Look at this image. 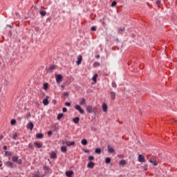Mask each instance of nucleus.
<instances>
[{
    "mask_svg": "<svg viewBox=\"0 0 177 177\" xmlns=\"http://www.w3.org/2000/svg\"><path fill=\"white\" fill-rule=\"evenodd\" d=\"M55 77L57 84H59L62 82L63 76L62 75H55Z\"/></svg>",
    "mask_w": 177,
    "mask_h": 177,
    "instance_id": "f257e3e1",
    "label": "nucleus"
},
{
    "mask_svg": "<svg viewBox=\"0 0 177 177\" xmlns=\"http://www.w3.org/2000/svg\"><path fill=\"white\" fill-rule=\"evenodd\" d=\"M12 160L13 162H15L18 163L19 165H21L22 163V160L21 159H19L18 156L12 157Z\"/></svg>",
    "mask_w": 177,
    "mask_h": 177,
    "instance_id": "f03ea898",
    "label": "nucleus"
},
{
    "mask_svg": "<svg viewBox=\"0 0 177 177\" xmlns=\"http://www.w3.org/2000/svg\"><path fill=\"white\" fill-rule=\"evenodd\" d=\"M75 108L79 111L80 113L84 114V110L79 104L75 105Z\"/></svg>",
    "mask_w": 177,
    "mask_h": 177,
    "instance_id": "7ed1b4c3",
    "label": "nucleus"
},
{
    "mask_svg": "<svg viewBox=\"0 0 177 177\" xmlns=\"http://www.w3.org/2000/svg\"><path fill=\"white\" fill-rule=\"evenodd\" d=\"M82 60H83V57L82 55H78L77 57V66H80L82 62Z\"/></svg>",
    "mask_w": 177,
    "mask_h": 177,
    "instance_id": "20e7f679",
    "label": "nucleus"
},
{
    "mask_svg": "<svg viewBox=\"0 0 177 177\" xmlns=\"http://www.w3.org/2000/svg\"><path fill=\"white\" fill-rule=\"evenodd\" d=\"M138 161H139V162H145V157L143 156V155L140 154V155L138 156Z\"/></svg>",
    "mask_w": 177,
    "mask_h": 177,
    "instance_id": "39448f33",
    "label": "nucleus"
},
{
    "mask_svg": "<svg viewBox=\"0 0 177 177\" xmlns=\"http://www.w3.org/2000/svg\"><path fill=\"white\" fill-rule=\"evenodd\" d=\"M34 145L35 146L36 148H38V149H40L43 146V144L42 143H40V142H34Z\"/></svg>",
    "mask_w": 177,
    "mask_h": 177,
    "instance_id": "423d86ee",
    "label": "nucleus"
},
{
    "mask_svg": "<svg viewBox=\"0 0 177 177\" xmlns=\"http://www.w3.org/2000/svg\"><path fill=\"white\" fill-rule=\"evenodd\" d=\"M107 149H108V151L111 153H114L115 151V150L114 149V148H113L111 146L108 145L107 146Z\"/></svg>",
    "mask_w": 177,
    "mask_h": 177,
    "instance_id": "0eeeda50",
    "label": "nucleus"
},
{
    "mask_svg": "<svg viewBox=\"0 0 177 177\" xmlns=\"http://www.w3.org/2000/svg\"><path fill=\"white\" fill-rule=\"evenodd\" d=\"M86 111L89 113H93V106H88L86 107Z\"/></svg>",
    "mask_w": 177,
    "mask_h": 177,
    "instance_id": "6e6552de",
    "label": "nucleus"
},
{
    "mask_svg": "<svg viewBox=\"0 0 177 177\" xmlns=\"http://www.w3.org/2000/svg\"><path fill=\"white\" fill-rule=\"evenodd\" d=\"M74 174L73 171H66V175L67 177H73V174Z\"/></svg>",
    "mask_w": 177,
    "mask_h": 177,
    "instance_id": "1a4fd4ad",
    "label": "nucleus"
},
{
    "mask_svg": "<svg viewBox=\"0 0 177 177\" xmlns=\"http://www.w3.org/2000/svg\"><path fill=\"white\" fill-rule=\"evenodd\" d=\"M95 167V163L93 162H89L87 165V167L90 168V169H93Z\"/></svg>",
    "mask_w": 177,
    "mask_h": 177,
    "instance_id": "9d476101",
    "label": "nucleus"
},
{
    "mask_svg": "<svg viewBox=\"0 0 177 177\" xmlns=\"http://www.w3.org/2000/svg\"><path fill=\"white\" fill-rule=\"evenodd\" d=\"M56 68V66L55 65H53L51 66H50V68L48 70V72L49 73H53V71Z\"/></svg>",
    "mask_w": 177,
    "mask_h": 177,
    "instance_id": "9b49d317",
    "label": "nucleus"
},
{
    "mask_svg": "<svg viewBox=\"0 0 177 177\" xmlns=\"http://www.w3.org/2000/svg\"><path fill=\"white\" fill-rule=\"evenodd\" d=\"M149 162L155 166L158 165V162L156 160H154L153 158L149 160Z\"/></svg>",
    "mask_w": 177,
    "mask_h": 177,
    "instance_id": "f8f14e48",
    "label": "nucleus"
},
{
    "mask_svg": "<svg viewBox=\"0 0 177 177\" xmlns=\"http://www.w3.org/2000/svg\"><path fill=\"white\" fill-rule=\"evenodd\" d=\"M80 104L81 105H84L86 104V100L85 98L80 99Z\"/></svg>",
    "mask_w": 177,
    "mask_h": 177,
    "instance_id": "ddd939ff",
    "label": "nucleus"
},
{
    "mask_svg": "<svg viewBox=\"0 0 177 177\" xmlns=\"http://www.w3.org/2000/svg\"><path fill=\"white\" fill-rule=\"evenodd\" d=\"M27 128L30 129V130H32L34 128V124L32 122H29L28 124Z\"/></svg>",
    "mask_w": 177,
    "mask_h": 177,
    "instance_id": "4468645a",
    "label": "nucleus"
},
{
    "mask_svg": "<svg viewBox=\"0 0 177 177\" xmlns=\"http://www.w3.org/2000/svg\"><path fill=\"white\" fill-rule=\"evenodd\" d=\"M5 165L8 167H10L11 168H13L14 164L12 162L8 161L5 163Z\"/></svg>",
    "mask_w": 177,
    "mask_h": 177,
    "instance_id": "2eb2a0df",
    "label": "nucleus"
},
{
    "mask_svg": "<svg viewBox=\"0 0 177 177\" xmlns=\"http://www.w3.org/2000/svg\"><path fill=\"white\" fill-rule=\"evenodd\" d=\"M102 110L104 112H107V104L106 103L102 104Z\"/></svg>",
    "mask_w": 177,
    "mask_h": 177,
    "instance_id": "dca6fc26",
    "label": "nucleus"
},
{
    "mask_svg": "<svg viewBox=\"0 0 177 177\" xmlns=\"http://www.w3.org/2000/svg\"><path fill=\"white\" fill-rule=\"evenodd\" d=\"M50 158L52 159L57 158V153L55 152H52L51 154H50Z\"/></svg>",
    "mask_w": 177,
    "mask_h": 177,
    "instance_id": "f3484780",
    "label": "nucleus"
},
{
    "mask_svg": "<svg viewBox=\"0 0 177 177\" xmlns=\"http://www.w3.org/2000/svg\"><path fill=\"white\" fill-rule=\"evenodd\" d=\"M110 95H111V100H115V93L112 91V92H111Z\"/></svg>",
    "mask_w": 177,
    "mask_h": 177,
    "instance_id": "a211bd4d",
    "label": "nucleus"
},
{
    "mask_svg": "<svg viewBox=\"0 0 177 177\" xmlns=\"http://www.w3.org/2000/svg\"><path fill=\"white\" fill-rule=\"evenodd\" d=\"M80 118L78 117H76L73 119V122H75V124H78L80 122Z\"/></svg>",
    "mask_w": 177,
    "mask_h": 177,
    "instance_id": "6ab92c4d",
    "label": "nucleus"
},
{
    "mask_svg": "<svg viewBox=\"0 0 177 177\" xmlns=\"http://www.w3.org/2000/svg\"><path fill=\"white\" fill-rule=\"evenodd\" d=\"M98 77V75L97 74H95L94 75V76L92 78V80L95 82V83H97V79Z\"/></svg>",
    "mask_w": 177,
    "mask_h": 177,
    "instance_id": "aec40b11",
    "label": "nucleus"
},
{
    "mask_svg": "<svg viewBox=\"0 0 177 177\" xmlns=\"http://www.w3.org/2000/svg\"><path fill=\"white\" fill-rule=\"evenodd\" d=\"M42 102L45 106H47L49 104V101L48 99H44Z\"/></svg>",
    "mask_w": 177,
    "mask_h": 177,
    "instance_id": "412c9836",
    "label": "nucleus"
},
{
    "mask_svg": "<svg viewBox=\"0 0 177 177\" xmlns=\"http://www.w3.org/2000/svg\"><path fill=\"white\" fill-rule=\"evenodd\" d=\"M66 144L67 146L71 147V146L75 145V142H71L70 141H68V142H66Z\"/></svg>",
    "mask_w": 177,
    "mask_h": 177,
    "instance_id": "4be33fe9",
    "label": "nucleus"
},
{
    "mask_svg": "<svg viewBox=\"0 0 177 177\" xmlns=\"http://www.w3.org/2000/svg\"><path fill=\"white\" fill-rule=\"evenodd\" d=\"M36 138H39V139L43 138L44 135L42 133H37V134H36Z\"/></svg>",
    "mask_w": 177,
    "mask_h": 177,
    "instance_id": "5701e85b",
    "label": "nucleus"
},
{
    "mask_svg": "<svg viewBox=\"0 0 177 177\" xmlns=\"http://www.w3.org/2000/svg\"><path fill=\"white\" fill-rule=\"evenodd\" d=\"M81 143H82L83 145H86L88 144V141H87L86 139H83V140H82Z\"/></svg>",
    "mask_w": 177,
    "mask_h": 177,
    "instance_id": "b1692460",
    "label": "nucleus"
},
{
    "mask_svg": "<svg viewBox=\"0 0 177 177\" xmlns=\"http://www.w3.org/2000/svg\"><path fill=\"white\" fill-rule=\"evenodd\" d=\"M61 151L64 153H66L67 151V148L65 146H63L61 147Z\"/></svg>",
    "mask_w": 177,
    "mask_h": 177,
    "instance_id": "393cba45",
    "label": "nucleus"
},
{
    "mask_svg": "<svg viewBox=\"0 0 177 177\" xmlns=\"http://www.w3.org/2000/svg\"><path fill=\"white\" fill-rule=\"evenodd\" d=\"M119 164L120 165H125V164H127V161L125 160H122L120 161Z\"/></svg>",
    "mask_w": 177,
    "mask_h": 177,
    "instance_id": "a878e982",
    "label": "nucleus"
},
{
    "mask_svg": "<svg viewBox=\"0 0 177 177\" xmlns=\"http://www.w3.org/2000/svg\"><path fill=\"white\" fill-rule=\"evenodd\" d=\"M64 115V113H59V114L57 115V120H61V118H62Z\"/></svg>",
    "mask_w": 177,
    "mask_h": 177,
    "instance_id": "bb28decb",
    "label": "nucleus"
},
{
    "mask_svg": "<svg viewBox=\"0 0 177 177\" xmlns=\"http://www.w3.org/2000/svg\"><path fill=\"white\" fill-rule=\"evenodd\" d=\"M48 87V83H45L43 84V89L47 90Z\"/></svg>",
    "mask_w": 177,
    "mask_h": 177,
    "instance_id": "cd10ccee",
    "label": "nucleus"
},
{
    "mask_svg": "<svg viewBox=\"0 0 177 177\" xmlns=\"http://www.w3.org/2000/svg\"><path fill=\"white\" fill-rule=\"evenodd\" d=\"M95 152L97 154H100V153L102 152V150H100V148H97L95 149Z\"/></svg>",
    "mask_w": 177,
    "mask_h": 177,
    "instance_id": "c85d7f7f",
    "label": "nucleus"
},
{
    "mask_svg": "<svg viewBox=\"0 0 177 177\" xmlns=\"http://www.w3.org/2000/svg\"><path fill=\"white\" fill-rule=\"evenodd\" d=\"M39 14L41 15V16H46L47 15V12L46 11H42L41 10Z\"/></svg>",
    "mask_w": 177,
    "mask_h": 177,
    "instance_id": "c756f323",
    "label": "nucleus"
},
{
    "mask_svg": "<svg viewBox=\"0 0 177 177\" xmlns=\"http://www.w3.org/2000/svg\"><path fill=\"white\" fill-rule=\"evenodd\" d=\"M105 162H106V164L110 163V162H111V158H106L105 159Z\"/></svg>",
    "mask_w": 177,
    "mask_h": 177,
    "instance_id": "7c9ffc66",
    "label": "nucleus"
},
{
    "mask_svg": "<svg viewBox=\"0 0 177 177\" xmlns=\"http://www.w3.org/2000/svg\"><path fill=\"white\" fill-rule=\"evenodd\" d=\"M44 169L45 171H46L47 172H49V171H50L49 167H48V166H46V165L44 166Z\"/></svg>",
    "mask_w": 177,
    "mask_h": 177,
    "instance_id": "2f4dec72",
    "label": "nucleus"
},
{
    "mask_svg": "<svg viewBox=\"0 0 177 177\" xmlns=\"http://www.w3.org/2000/svg\"><path fill=\"white\" fill-rule=\"evenodd\" d=\"M125 30V28H120L119 30H118V33L119 34H122V32H124Z\"/></svg>",
    "mask_w": 177,
    "mask_h": 177,
    "instance_id": "473e14b6",
    "label": "nucleus"
},
{
    "mask_svg": "<svg viewBox=\"0 0 177 177\" xmlns=\"http://www.w3.org/2000/svg\"><path fill=\"white\" fill-rule=\"evenodd\" d=\"M16 122H17L16 120L12 119L10 120V124L12 125H15L16 124Z\"/></svg>",
    "mask_w": 177,
    "mask_h": 177,
    "instance_id": "72a5a7b5",
    "label": "nucleus"
},
{
    "mask_svg": "<svg viewBox=\"0 0 177 177\" xmlns=\"http://www.w3.org/2000/svg\"><path fill=\"white\" fill-rule=\"evenodd\" d=\"M17 136H18L17 133H15L13 134V136H12V138H13L14 140H17Z\"/></svg>",
    "mask_w": 177,
    "mask_h": 177,
    "instance_id": "f704fd0d",
    "label": "nucleus"
},
{
    "mask_svg": "<svg viewBox=\"0 0 177 177\" xmlns=\"http://www.w3.org/2000/svg\"><path fill=\"white\" fill-rule=\"evenodd\" d=\"M94 159H95L94 156H88V160H93Z\"/></svg>",
    "mask_w": 177,
    "mask_h": 177,
    "instance_id": "c9c22d12",
    "label": "nucleus"
},
{
    "mask_svg": "<svg viewBox=\"0 0 177 177\" xmlns=\"http://www.w3.org/2000/svg\"><path fill=\"white\" fill-rule=\"evenodd\" d=\"M117 6V2L115 1H113L112 3H111V7H115Z\"/></svg>",
    "mask_w": 177,
    "mask_h": 177,
    "instance_id": "e433bc0d",
    "label": "nucleus"
},
{
    "mask_svg": "<svg viewBox=\"0 0 177 177\" xmlns=\"http://www.w3.org/2000/svg\"><path fill=\"white\" fill-rule=\"evenodd\" d=\"M112 86H113V88H117V84H115V82H112Z\"/></svg>",
    "mask_w": 177,
    "mask_h": 177,
    "instance_id": "4c0bfd02",
    "label": "nucleus"
},
{
    "mask_svg": "<svg viewBox=\"0 0 177 177\" xmlns=\"http://www.w3.org/2000/svg\"><path fill=\"white\" fill-rule=\"evenodd\" d=\"M93 66H94L95 67H96V66H100V64L98 62H95V63L93 64Z\"/></svg>",
    "mask_w": 177,
    "mask_h": 177,
    "instance_id": "58836bf2",
    "label": "nucleus"
},
{
    "mask_svg": "<svg viewBox=\"0 0 177 177\" xmlns=\"http://www.w3.org/2000/svg\"><path fill=\"white\" fill-rule=\"evenodd\" d=\"M91 30L92 31H95V30H96V27L92 26L91 28Z\"/></svg>",
    "mask_w": 177,
    "mask_h": 177,
    "instance_id": "ea45409f",
    "label": "nucleus"
},
{
    "mask_svg": "<svg viewBox=\"0 0 177 177\" xmlns=\"http://www.w3.org/2000/svg\"><path fill=\"white\" fill-rule=\"evenodd\" d=\"M62 111H63L64 113L67 112V108L64 107V108L62 109Z\"/></svg>",
    "mask_w": 177,
    "mask_h": 177,
    "instance_id": "a19ab883",
    "label": "nucleus"
},
{
    "mask_svg": "<svg viewBox=\"0 0 177 177\" xmlns=\"http://www.w3.org/2000/svg\"><path fill=\"white\" fill-rule=\"evenodd\" d=\"M65 105L67 106H71V104L70 102H66Z\"/></svg>",
    "mask_w": 177,
    "mask_h": 177,
    "instance_id": "79ce46f5",
    "label": "nucleus"
},
{
    "mask_svg": "<svg viewBox=\"0 0 177 177\" xmlns=\"http://www.w3.org/2000/svg\"><path fill=\"white\" fill-rule=\"evenodd\" d=\"M68 95H69V94L67 93H64L63 94V96H64V97H68Z\"/></svg>",
    "mask_w": 177,
    "mask_h": 177,
    "instance_id": "37998d69",
    "label": "nucleus"
},
{
    "mask_svg": "<svg viewBox=\"0 0 177 177\" xmlns=\"http://www.w3.org/2000/svg\"><path fill=\"white\" fill-rule=\"evenodd\" d=\"M97 111V108L95 107L93 109V112L95 113Z\"/></svg>",
    "mask_w": 177,
    "mask_h": 177,
    "instance_id": "c03bdc74",
    "label": "nucleus"
},
{
    "mask_svg": "<svg viewBox=\"0 0 177 177\" xmlns=\"http://www.w3.org/2000/svg\"><path fill=\"white\" fill-rule=\"evenodd\" d=\"M28 147L30 148V149H32L33 148V145L32 144H29L28 145Z\"/></svg>",
    "mask_w": 177,
    "mask_h": 177,
    "instance_id": "a18cd8bd",
    "label": "nucleus"
},
{
    "mask_svg": "<svg viewBox=\"0 0 177 177\" xmlns=\"http://www.w3.org/2000/svg\"><path fill=\"white\" fill-rule=\"evenodd\" d=\"M53 134V132L51 131H48V135L50 136Z\"/></svg>",
    "mask_w": 177,
    "mask_h": 177,
    "instance_id": "49530a36",
    "label": "nucleus"
},
{
    "mask_svg": "<svg viewBox=\"0 0 177 177\" xmlns=\"http://www.w3.org/2000/svg\"><path fill=\"white\" fill-rule=\"evenodd\" d=\"M160 0H158L157 1H156V4L158 6L160 3Z\"/></svg>",
    "mask_w": 177,
    "mask_h": 177,
    "instance_id": "de8ad7c7",
    "label": "nucleus"
},
{
    "mask_svg": "<svg viewBox=\"0 0 177 177\" xmlns=\"http://www.w3.org/2000/svg\"><path fill=\"white\" fill-rule=\"evenodd\" d=\"M5 154L7 155V156H9V155H10V152H8V151H5Z\"/></svg>",
    "mask_w": 177,
    "mask_h": 177,
    "instance_id": "09e8293b",
    "label": "nucleus"
},
{
    "mask_svg": "<svg viewBox=\"0 0 177 177\" xmlns=\"http://www.w3.org/2000/svg\"><path fill=\"white\" fill-rule=\"evenodd\" d=\"M35 30L37 31V32H39V28H35Z\"/></svg>",
    "mask_w": 177,
    "mask_h": 177,
    "instance_id": "8fccbe9b",
    "label": "nucleus"
},
{
    "mask_svg": "<svg viewBox=\"0 0 177 177\" xmlns=\"http://www.w3.org/2000/svg\"><path fill=\"white\" fill-rule=\"evenodd\" d=\"M3 149L4 150H6V149H8V147H7V146H3Z\"/></svg>",
    "mask_w": 177,
    "mask_h": 177,
    "instance_id": "3c124183",
    "label": "nucleus"
},
{
    "mask_svg": "<svg viewBox=\"0 0 177 177\" xmlns=\"http://www.w3.org/2000/svg\"><path fill=\"white\" fill-rule=\"evenodd\" d=\"M84 151L85 153H89V152H90L89 150H86V149H84Z\"/></svg>",
    "mask_w": 177,
    "mask_h": 177,
    "instance_id": "603ef678",
    "label": "nucleus"
},
{
    "mask_svg": "<svg viewBox=\"0 0 177 177\" xmlns=\"http://www.w3.org/2000/svg\"><path fill=\"white\" fill-rule=\"evenodd\" d=\"M33 177H40V176H39V175L36 174V175H35Z\"/></svg>",
    "mask_w": 177,
    "mask_h": 177,
    "instance_id": "864d4df0",
    "label": "nucleus"
},
{
    "mask_svg": "<svg viewBox=\"0 0 177 177\" xmlns=\"http://www.w3.org/2000/svg\"><path fill=\"white\" fill-rule=\"evenodd\" d=\"M3 136H1L0 140H3Z\"/></svg>",
    "mask_w": 177,
    "mask_h": 177,
    "instance_id": "5fc2aeb1",
    "label": "nucleus"
},
{
    "mask_svg": "<svg viewBox=\"0 0 177 177\" xmlns=\"http://www.w3.org/2000/svg\"><path fill=\"white\" fill-rule=\"evenodd\" d=\"M99 57H100L99 55H97V56L96 57V58H97V59H99Z\"/></svg>",
    "mask_w": 177,
    "mask_h": 177,
    "instance_id": "6e6d98bb",
    "label": "nucleus"
},
{
    "mask_svg": "<svg viewBox=\"0 0 177 177\" xmlns=\"http://www.w3.org/2000/svg\"><path fill=\"white\" fill-rule=\"evenodd\" d=\"M8 26L9 28H12L11 26Z\"/></svg>",
    "mask_w": 177,
    "mask_h": 177,
    "instance_id": "4d7b16f0",
    "label": "nucleus"
},
{
    "mask_svg": "<svg viewBox=\"0 0 177 177\" xmlns=\"http://www.w3.org/2000/svg\"><path fill=\"white\" fill-rule=\"evenodd\" d=\"M61 87H62V88H64V86L62 85Z\"/></svg>",
    "mask_w": 177,
    "mask_h": 177,
    "instance_id": "13d9d810",
    "label": "nucleus"
},
{
    "mask_svg": "<svg viewBox=\"0 0 177 177\" xmlns=\"http://www.w3.org/2000/svg\"><path fill=\"white\" fill-rule=\"evenodd\" d=\"M2 166H3V164H1V165H0V167H2Z\"/></svg>",
    "mask_w": 177,
    "mask_h": 177,
    "instance_id": "bf43d9fd",
    "label": "nucleus"
},
{
    "mask_svg": "<svg viewBox=\"0 0 177 177\" xmlns=\"http://www.w3.org/2000/svg\"><path fill=\"white\" fill-rule=\"evenodd\" d=\"M145 170H147V169H146V168H145Z\"/></svg>",
    "mask_w": 177,
    "mask_h": 177,
    "instance_id": "052dcab7",
    "label": "nucleus"
},
{
    "mask_svg": "<svg viewBox=\"0 0 177 177\" xmlns=\"http://www.w3.org/2000/svg\"><path fill=\"white\" fill-rule=\"evenodd\" d=\"M0 162H1V161L0 160Z\"/></svg>",
    "mask_w": 177,
    "mask_h": 177,
    "instance_id": "680f3d73",
    "label": "nucleus"
}]
</instances>
